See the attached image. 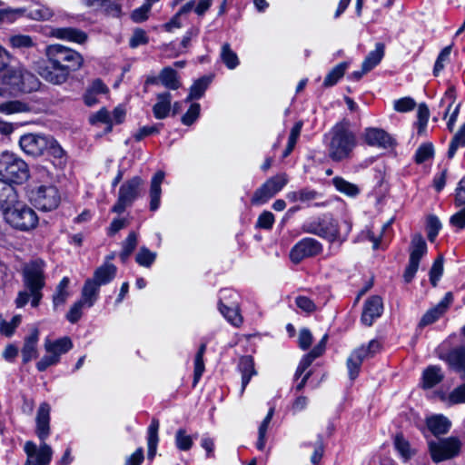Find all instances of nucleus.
<instances>
[{"instance_id": "1", "label": "nucleus", "mask_w": 465, "mask_h": 465, "mask_svg": "<svg viewBox=\"0 0 465 465\" xmlns=\"http://www.w3.org/2000/svg\"><path fill=\"white\" fill-rule=\"evenodd\" d=\"M46 60L38 65L37 72L45 81L53 84L65 83L71 73L84 64V57L75 50L56 44L45 48Z\"/></svg>"}, {"instance_id": "2", "label": "nucleus", "mask_w": 465, "mask_h": 465, "mask_svg": "<svg viewBox=\"0 0 465 465\" xmlns=\"http://www.w3.org/2000/svg\"><path fill=\"white\" fill-rule=\"evenodd\" d=\"M51 407L47 402H42L38 408L35 418V434L41 443L37 446L34 441L28 440L24 445L27 456L25 465H48L53 457V450L45 443L50 435Z\"/></svg>"}, {"instance_id": "3", "label": "nucleus", "mask_w": 465, "mask_h": 465, "mask_svg": "<svg viewBox=\"0 0 465 465\" xmlns=\"http://www.w3.org/2000/svg\"><path fill=\"white\" fill-rule=\"evenodd\" d=\"M351 229V219L344 218L338 221L326 215L308 221L302 225L304 232L326 240L330 243L329 250L331 253H336L341 244L347 241Z\"/></svg>"}, {"instance_id": "4", "label": "nucleus", "mask_w": 465, "mask_h": 465, "mask_svg": "<svg viewBox=\"0 0 465 465\" xmlns=\"http://www.w3.org/2000/svg\"><path fill=\"white\" fill-rule=\"evenodd\" d=\"M328 156L333 162H341L351 157L357 144L356 135L350 128V123L342 120L337 123L324 135Z\"/></svg>"}, {"instance_id": "5", "label": "nucleus", "mask_w": 465, "mask_h": 465, "mask_svg": "<svg viewBox=\"0 0 465 465\" xmlns=\"http://www.w3.org/2000/svg\"><path fill=\"white\" fill-rule=\"evenodd\" d=\"M39 82L35 75L21 69L8 66L0 69V95L30 93L36 90Z\"/></svg>"}, {"instance_id": "6", "label": "nucleus", "mask_w": 465, "mask_h": 465, "mask_svg": "<svg viewBox=\"0 0 465 465\" xmlns=\"http://www.w3.org/2000/svg\"><path fill=\"white\" fill-rule=\"evenodd\" d=\"M22 151L32 157H38L47 153L54 158H62L64 150L58 142L50 135L42 134H25L20 137Z\"/></svg>"}, {"instance_id": "7", "label": "nucleus", "mask_w": 465, "mask_h": 465, "mask_svg": "<svg viewBox=\"0 0 465 465\" xmlns=\"http://www.w3.org/2000/svg\"><path fill=\"white\" fill-rule=\"evenodd\" d=\"M45 264L42 260H35L26 263L23 269V282L32 297L31 304L37 307L42 297V290L45 285Z\"/></svg>"}, {"instance_id": "8", "label": "nucleus", "mask_w": 465, "mask_h": 465, "mask_svg": "<svg viewBox=\"0 0 465 465\" xmlns=\"http://www.w3.org/2000/svg\"><path fill=\"white\" fill-rule=\"evenodd\" d=\"M27 196L35 208L44 212L56 209L61 202L57 187L48 183L30 185Z\"/></svg>"}, {"instance_id": "9", "label": "nucleus", "mask_w": 465, "mask_h": 465, "mask_svg": "<svg viewBox=\"0 0 465 465\" xmlns=\"http://www.w3.org/2000/svg\"><path fill=\"white\" fill-rule=\"evenodd\" d=\"M5 222L13 228L28 232L38 224L36 213L25 203H16L4 212Z\"/></svg>"}, {"instance_id": "10", "label": "nucleus", "mask_w": 465, "mask_h": 465, "mask_svg": "<svg viewBox=\"0 0 465 465\" xmlns=\"http://www.w3.org/2000/svg\"><path fill=\"white\" fill-rule=\"evenodd\" d=\"M0 175L10 182L21 183L29 177L27 163L13 153L0 154Z\"/></svg>"}, {"instance_id": "11", "label": "nucleus", "mask_w": 465, "mask_h": 465, "mask_svg": "<svg viewBox=\"0 0 465 465\" xmlns=\"http://www.w3.org/2000/svg\"><path fill=\"white\" fill-rule=\"evenodd\" d=\"M143 185V180L140 176H134L125 181L119 188L118 198L112 207V212L119 214L124 213L140 197Z\"/></svg>"}, {"instance_id": "12", "label": "nucleus", "mask_w": 465, "mask_h": 465, "mask_svg": "<svg viewBox=\"0 0 465 465\" xmlns=\"http://www.w3.org/2000/svg\"><path fill=\"white\" fill-rule=\"evenodd\" d=\"M24 16L33 20H46L51 16V12L38 3L27 7L0 9L1 23L12 24Z\"/></svg>"}, {"instance_id": "13", "label": "nucleus", "mask_w": 465, "mask_h": 465, "mask_svg": "<svg viewBox=\"0 0 465 465\" xmlns=\"http://www.w3.org/2000/svg\"><path fill=\"white\" fill-rule=\"evenodd\" d=\"M460 449L461 442L460 439L453 436L439 440H430L429 442V450L431 460L436 463L458 456Z\"/></svg>"}, {"instance_id": "14", "label": "nucleus", "mask_w": 465, "mask_h": 465, "mask_svg": "<svg viewBox=\"0 0 465 465\" xmlns=\"http://www.w3.org/2000/svg\"><path fill=\"white\" fill-rule=\"evenodd\" d=\"M288 177L285 173L276 174L263 183L255 190L251 199L253 205H262L277 194L287 184Z\"/></svg>"}, {"instance_id": "15", "label": "nucleus", "mask_w": 465, "mask_h": 465, "mask_svg": "<svg viewBox=\"0 0 465 465\" xmlns=\"http://www.w3.org/2000/svg\"><path fill=\"white\" fill-rule=\"evenodd\" d=\"M381 342L371 340L367 346H361L355 349L347 360L348 373L351 380H355L359 373L361 363L364 360L373 357L381 350Z\"/></svg>"}, {"instance_id": "16", "label": "nucleus", "mask_w": 465, "mask_h": 465, "mask_svg": "<svg viewBox=\"0 0 465 465\" xmlns=\"http://www.w3.org/2000/svg\"><path fill=\"white\" fill-rule=\"evenodd\" d=\"M427 252V243L423 237L420 234L413 235L410 245L409 263L403 273L406 282L412 281L419 269L420 261L426 255Z\"/></svg>"}, {"instance_id": "17", "label": "nucleus", "mask_w": 465, "mask_h": 465, "mask_svg": "<svg viewBox=\"0 0 465 465\" xmlns=\"http://www.w3.org/2000/svg\"><path fill=\"white\" fill-rule=\"evenodd\" d=\"M323 251V245L318 240L311 237H305L300 240L291 249L290 259L294 263H299L302 260L315 257Z\"/></svg>"}, {"instance_id": "18", "label": "nucleus", "mask_w": 465, "mask_h": 465, "mask_svg": "<svg viewBox=\"0 0 465 465\" xmlns=\"http://www.w3.org/2000/svg\"><path fill=\"white\" fill-rule=\"evenodd\" d=\"M382 312V299L378 295L371 296L364 302L361 322L363 325L370 327L381 316Z\"/></svg>"}, {"instance_id": "19", "label": "nucleus", "mask_w": 465, "mask_h": 465, "mask_svg": "<svg viewBox=\"0 0 465 465\" xmlns=\"http://www.w3.org/2000/svg\"><path fill=\"white\" fill-rule=\"evenodd\" d=\"M363 137L364 141L371 146L388 148L393 144L392 137L383 129L380 128L371 127L365 129Z\"/></svg>"}, {"instance_id": "20", "label": "nucleus", "mask_w": 465, "mask_h": 465, "mask_svg": "<svg viewBox=\"0 0 465 465\" xmlns=\"http://www.w3.org/2000/svg\"><path fill=\"white\" fill-rule=\"evenodd\" d=\"M452 302L450 292L445 294L444 298L433 308L430 309L421 318L420 326L424 327L435 322L440 316L444 314L448 307Z\"/></svg>"}, {"instance_id": "21", "label": "nucleus", "mask_w": 465, "mask_h": 465, "mask_svg": "<svg viewBox=\"0 0 465 465\" xmlns=\"http://www.w3.org/2000/svg\"><path fill=\"white\" fill-rule=\"evenodd\" d=\"M442 359L456 372L465 378V346L450 350Z\"/></svg>"}, {"instance_id": "22", "label": "nucleus", "mask_w": 465, "mask_h": 465, "mask_svg": "<svg viewBox=\"0 0 465 465\" xmlns=\"http://www.w3.org/2000/svg\"><path fill=\"white\" fill-rule=\"evenodd\" d=\"M52 35L60 40L84 44L88 39L85 32L74 27H61L53 30Z\"/></svg>"}, {"instance_id": "23", "label": "nucleus", "mask_w": 465, "mask_h": 465, "mask_svg": "<svg viewBox=\"0 0 465 465\" xmlns=\"http://www.w3.org/2000/svg\"><path fill=\"white\" fill-rule=\"evenodd\" d=\"M165 173L163 171H158L153 176L150 183V210L155 212L160 207L162 188L161 184L163 182Z\"/></svg>"}, {"instance_id": "24", "label": "nucleus", "mask_w": 465, "mask_h": 465, "mask_svg": "<svg viewBox=\"0 0 465 465\" xmlns=\"http://www.w3.org/2000/svg\"><path fill=\"white\" fill-rule=\"evenodd\" d=\"M426 425L434 436H439L449 432L451 422L444 415L435 414L426 419Z\"/></svg>"}, {"instance_id": "25", "label": "nucleus", "mask_w": 465, "mask_h": 465, "mask_svg": "<svg viewBox=\"0 0 465 465\" xmlns=\"http://www.w3.org/2000/svg\"><path fill=\"white\" fill-rule=\"evenodd\" d=\"M39 341V331L35 329L25 337L24 346L22 348L23 362L27 363L38 355L37 343Z\"/></svg>"}, {"instance_id": "26", "label": "nucleus", "mask_w": 465, "mask_h": 465, "mask_svg": "<svg viewBox=\"0 0 465 465\" xmlns=\"http://www.w3.org/2000/svg\"><path fill=\"white\" fill-rule=\"evenodd\" d=\"M18 200L15 187L4 180H0V209L5 212Z\"/></svg>"}, {"instance_id": "27", "label": "nucleus", "mask_w": 465, "mask_h": 465, "mask_svg": "<svg viewBox=\"0 0 465 465\" xmlns=\"http://www.w3.org/2000/svg\"><path fill=\"white\" fill-rule=\"evenodd\" d=\"M156 103L153 106V116L156 119H165L172 108V94L169 92L160 93L156 95Z\"/></svg>"}, {"instance_id": "28", "label": "nucleus", "mask_w": 465, "mask_h": 465, "mask_svg": "<svg viewBox=\"0 0 465 465\" xmlns=\"http://www.w3.org/2000/svg\"><path fill=\"white\" fill-rule=\"evenodd\" d=\"M73 348V342L69 337H63L55 341L46 340L45 350L46 353L57 356L58 361L62 354L66 353Z\"/></svg>"}, {"instance_id": "29", "label": "nucleus", "mask_w": 465, "mask_h": 465, "mask_svg": "<svg viewBox=\"0 0 465 465\" xmlns=\"http://www.w3.org/2000/svg\"><path fill=\"white\" fill-rule=\"evenodd\" d=\"M238 370L242 374V388L240 392L242 395L252 377L256 374L253 359L249 355L242 356L239 361Z\"/></svg>"}, {"instance_id": "30", "label": "nucleus", "mask_w": 465, "mask_h": 465, "mask_svg": "<svg viewBox=\"0 0 465 465\" xmlns=\"http://www.w3.org/2000/svg\"><path fill=\"white\" fill-rule=\"evenodd\" d=\"M100 287L90 279H87L82 288L81 299L79 300L86 307L91 308L99 298Z\"/></svg>"}, {"instance_id": "31", "label": "nucleus", "mask_w": 465, "mask_h": 465, "mask_svg": "<svg viewBox=\"0 0 465 465\" xmlns=\"http://www.w3.org/2000/svg\"><path fill=\"white\" fill-rule=\"evenodd\" d=\"M116 267L109 262H105L98 267L94 272L93 278H89L94 281L99 287L109 283L115 277Z\"/></svg>"}, {"instance_id": "32", "label": "nucleus", "mask_w": 465, "mask_h": 465, "mask_svg": "<svg viewBox=\"0 0 465 465\" xmlns=\"http://www.w3.org/2000/svg\"><path fill=\"white\" fill-rule=\"evenodd\" d=\"M160 422L157 419L153 418L147 429V458L153 460L157 450V445L159 442L158 430Z\"/></svg>"}, {"instance_id": "33", "label": "nucleus", "mask_w": 465, "mask_h": 465, "mask_svg": "<svg viewBox=\"0 0 465 465\" xmlns=\"http://www.w3.org/2000/svg\"><path fill=\"white\" fill-rule=\"evenodd\" d=\"M158 79L160 84L169 90H177L182 84L177 72L170 66L161 70Z\"/></svg>"}, {"instance_id": "34", "label": "nucleus", "mask_w": 465, "mask_h": 465, "mask_svg": "<svg viewBox=\"0 0 465 465\" xmlns=\"http://www.w3.org/2000/svg\"><path fill=\"white\" fill-rule=\"evenodd\" d=\"M331 183L339 193L348 197L355 198L361 193V189L357 184L350 183L341 176L333 177Z\"/></svg>"}, {"instance_id": "35", "label": "nucleus", "mask_w": 465, "mask_h": 465, "mask_svg": "<svg viewBox=\"0 0 465 465\" xmlns=\"http://www.w3.org/2000/svg\"><path fill=\"white\" fill-rule=\"evenodd\" d=\"M443 373L441 369L438 366L428 367L422 374V387L430 389L436 386L443 380Z\"/></svg>"}, {"instance_id": "36", "label": "nucleus", "mask_w": 465, "mask_h": 465, "mask_svg": "<svg viewBox=\"0 0 465 465\" xmlns=\"http://www.w3.org/2000/svg\"><path fill=\"white\" fill-rule=\"evenodd\" d=\"M211 82V76H203L197 79L190 87V92L185 99V102L188 103L203 97Z\"/></svg>"}, {"instance_id": "37", "label": "nucleus", "mask_w": 465, "mask_h": 465, "mask_svg": "<svg viewBox=\"0 0 465 465\" xmlns=\"http://www.w3.org/2000/svg\"><path fill=\"white\" fill-rule=\"evenodd\" d=\"M229 304L230 306H225V308L221 307L219 311L230 323L238 327L242 323V317L239 312L238 302L232 301L229 302Z\"/></svg>"}, {"instance_id": "38", "label": "nucleus", "mask_w": 465, "mask_h": 465, "mask_svg": "<svg viewBox=\"0 0 465 465\" xmlns=\"http://www.w3.org/2000/svg\"><path fill=\"white\" fill-rule=\"evenodd\" d=\"M384 55V45L381 43L376 44L375 49L371 51L362 62L365 71H371L380 64Z\"/></svg>"}, {"instance_id": "39", "label": "nucleus", "mask_w": 465, "mask_h": 465, "mask_svg": "<svg viewBox=\"0 0 465 465\" xmlns=\"http://www.w3.org/2000/svg\"><path fill=\"white\" fill-rule=\"evenodd\" d=\"M69 284V278L64 277L56 286L55 292L53 295V303L54 307L64 305L65 303L70 295L68 292Z\"/></svg>"}, {"instance_id": "40", "label": "nucleus", "mask_w": 465, "mask_h": 465, "mask_svg": "<svg viewBox=\"0 0 465 465\" xmlns=\"http://www.w3.org/2000/svg\"><path fill=\"white\" fill-rule=\"evenodd\" d=\"M393 444L403 460L407 461L415 455V450L411 447L410 442L402 434H397L395 436Z\"/></svg>"}, {"instance_id": "41", "label": "nucleus", "mask_w": 465, "mask_h": 465, "mask_svg": "<svg viewBox=\"0 0 465 465\" xmlns=\"http://www.w3.org/2000/svg\"><path fill=\"white\" fill-rule=\"evenodd\" d=\"M349 64L342 62L333 67L328 74L325 76L323 85L325 87H331L337 84V82L344 75Z\"/></svg>"}, {"instance_id": "42", "label": "nucleus", "mask_w": 465, "mask_h": 465, "mask_svg": "<svg viewBox=\"0 0 465 465\" xmlns=\"http://www.w3.org/2000/svg\"><path fill=\"white\" fill-rule=\"evenodd\" d=\"M138 243V234L135 232H131L126 239L122 243V252H120V259L125 262L130 255L133 253Z\"/></svg>"}, {"instance_id": "43", "label": "nucleus", "mask_w": 465, "mask_h": 465, "mask_svg": "<svg viewBox=\"0 0 465 465\" xmlns=\"http://www.w3.org/2000/svg\"><path fill=\"white\" fill-rule=\"evenodd\" d=\"M206 351V344H201L195 358H194V371H193V386L195 387L199 382L203 373L204 371L203 355Z\"/></svg>"}, {"instance_id": "44", "label": "nucleus", "mask_w": 465, "mask_h": 465, "mask_svg": "<svg viewBox=\"0 0 465 465\" xmlns=\"http://www.w3.org/2000/svg\"><path fill=\"white\" fill-rule=\"evenodd\" d=\"M274 414V408L271 407L267 415L262 421L261 425L259 426L258 430V440L256 443V447L259 450H262L265 447L266 443V432L267 429L269 427V424L273 417Z\"/></svg>"}, {"instance_id": "45", "label": "nucleus", "mask_w": 465, "mask_h": 465, "mask_svg": "<svg viewBox=\"0 0 465 465\" xmlns=\"http://www.w3.org/2000/svg\"><path fill=\"white\" fill-rule=\"evenodd\" d=\"M220 57L223 63L230 70L236 68L239 65V58L234 51L232 50L229 44H224L222 46Z\"/></svg>"}, {"instance_id": "46", "label": "nucleus", "mask_w": 465, "mask_h": 465, "mask_svg": "<svg viewBox=\"0 0 465 465\" xmlns=\"http://www.w3.org/2000/svg\"><path fill=\"white\" fill-rule=\"evenodd\" d=\"M157 253L150 251L147 247H140L135 255V262L143 267L150 268L156 259Z\"/></svg>"}, {"instance_id": "47", "label": "nucleus", "mask_w": 465, "mask_h": 465, "mask_svg": "<svg viewBox=\"0 0 465 465\" xmlns=\"http://www.w3.org/2000/svg\"><path fill=\"white\" fill-rule=\"evenodd\" d=\"M452 45H450L444 47L439 54L433 68L434 75H439V74L444 69L445 65L450 62Z\"/></svg>"}, {"instance_id": "48", "label": "nucleus", "mask_w": 465, "mask_h": 465, "mask_svg": "<svg viewBox=\"0 0 465 465\" xmlns=\"http://www.w3.org/2000/svg\"><path fill=\"white\" fill-rule=\"evenodd\" d=\"M433 155H434L433 145L431 143H422L421 145L419 146V148L417 149V151L415 153L414 160L417 163L420 164V163H423L424 162L431 159L433 157Z\"/></svg>"}, {"instance_id": "49", "label": "nucleus", "mask_w": 465, "mask_h": 465, "mask_svg": "<svg viewBox=\"0 0 465 465\" xmlns=\"http://www.w3.org/2000/svg\"><path fill=\"white\" fill-rule=\"evenodd\" d=\"M193 438L186 433L184 429H179L175 433V445L180 450H189L193 447Z\"/></svg>"}, {"instance_id": "50", "label": "nucleus", "mask_w": 465, "mask_h": 465, "mask_svg": "<svg viewBox=\"0 0 465 465\" xmlns=\"http://www.w3.org/2000/svg\"><path fill=\"white\" fill-rule=\"evenodd\" d=\"M90 123L92 124H95L98 123L105 124L106 126V132L112 131V117L111 113L106 110L104 107L100 109L95 114H92L90 116Z\"/></svg>"}, {"instance_id": "51", "label": "nucleus", "mask_w": 465, "mask_h": 465, "mask_svg": "<svg viewBox=\"0 0 465 465\" xmlns=\"http://www.w3.org/2000/svg\"><path fill=\"white\" fill-rule=\"evenodd\" d=\"M27 106L19 101H8L0 104V114H12L15 113L25 112Z\"/></svg>"}, {"instance_id": "52", "label": "nucleus", "mask_w": 465, "mask_h": 465, "mask_svg": "<svg viewBox=\"0 0 465 465\" xmlns=\"http://www.w3.org/2000/svg\"><path fill=\"white\" fill-rule=\"evenodd\" d=\"M460 146H465V124L460 127L459 132L452 138L449 150L448 155L450 158L453 157L457 149Z\"/></svg>"}, {"instance_id": "53", "label": "nucleus", "mask_w": 465, "mask_h": 465, "mask_svg": "<svg viewBox=\"0 0 465 465\" xmlns=\"http://www.w3.org/2000/svg\"><path fill=\"white\" fill-rule=\"evenodd\" d=\"M9 44L14 48H29L34 45V41L29 35H15L9 37Z\"/></svg>"}, {"instance_id": "54", "label": "nucleus", "mask_w": 465, "mask_h": 465, "mask_svg": "<svg viewBox=\"0 0 465 465\" xmlns=\"http://www.w3.org/2000/svg\"><path fill=\"white\" fill-rule=\"evenodd\" d=\"M443 273V257L439 256L433 262L430 271V282L436 286Z\"/></svg>"}, {"instance_id": "55", "label": "nucleus", "mask_w": 465, "mask_h": 465, "mask_svg": "<svg viewBox=\"0 0 465 465\" xmlns=\"http://www.w3.org/2000/svg\"><path fill=\"white\" fill-rule=\"evenodd\" d=\"M153 5L144 0L142 6L134 9L131 14V18L135 23H142L148 18Z\"/></svg>"}, {"instance_id": "56", "label": "nucleus", "mask_w": 465, "mask_h": 465, "mask_svg": "<svg viewBox=\"0 0 465 465\" xmlns=\"http://www.w3.org/2000/svg\"><path fill=\"white\" fill-rule=\"evenodd\" d=\"M417 117H418V133L422 134L427 126L429 117H430V110L428 106L425 104H421L418 107L417 111Z\"/></svg>"}, {"instance_id": "57", "label": "nucleus", "mask_w": 465, "mask_h": 465, "mask_svg": "<svg viewBox=\"0 0 465 465\" xmlns=\"http://www.w3.org/2000/svg\"><path fill=\"white\" fill-rule=\"evenodd\" d=\"M200 112V104L198 103L192 104L187 112L182 116V123L184 125H192L198 119Z\"/></svg>"}, {"instance_id": "58", "label": "nucleus", "mask_w": 465, "mask_h": 465, "mask_svg": "<svg viewBox=\"0 0 465 465\" xmlns=\"http://www.w3.org/2000/svg\"><path fill=\"white\" fill-rule=\"evenodd\" d=\"M445 400L450 405L465 403V383L455 388Z\"/></svg>"}, {"instance_id": "59", "label": "nucleus", "mask_w": 465, "mask_h": 465, "mask_svg": "<svg viewBox=\"0 0 465 465\" xmlns=\"http://www.w3.org/2000/svg\"><path fill=\"white\" fill-rule=\"evenodd\" d=\"M416 106L415 101L411 97H403L395 100L393 103V108L395 111L400 113H407L412 111Z\"/></svg>"}, {"instance_id": "60", "label": "nucleus", "mask_w": 465, "mask_h": 465, "mask_svg": "<svg viewBox=\"0 0 465 465\" xmlns=\"http://www.w3.org/2000/svg\"><path fill=\"white\" fill-rule=\"evenodd\" d=\"M239 294L232 289H223L220 292L219 298V309L221 307L225 308V306H230L229 302L234 301L238 302Z\"/></svg>"}, {"instance_id": "61", "label": "nucleus", "mask_w": 465, "mask_h": 465, "mask_svg": "<svg viewBox=\"0 0 465 465\" xmlns=\"http://www.w3.org/2000/svg\"><path fill=\"white\" fill-rule=\"evenodd\" d=\"M84 306L85 305L82 303L80 301L75 302L66 313L65 317L67 321L71 323L77 322L83 315V308Z\"/></svg>"}, {"instance_id": "62", "label": "nucleus", "mask_w": 465, "mask_h": 465, "mask_svg": "<svg viewBox=\"0 0 465 465\" xmlns=\"http://www.w3.org/2000/svg\"><path fill=\"white\" fill-rule=\"evenodd\" d=\"M274 223V215L269 211L262 212L257 220L256 226L262 229L269 230Z\"/></svg>"}, {"instance_id": "63", "label": "nucleus", "mask_w": 465, "mask_h": 465, "mask_svg": "<svg viewBox=\"0 0 465 465\" xmlns=\"http://www.w3.org/2000/svg\"><path fill=\"white\" fill-rule=\"evenodd\" d=\"M441 223L436 216H430L428 219V239L430 242H434L440 230Z\"/></svg>"}, {"instance_id": "64", "label": "nucleus", "mask_w": 465, "mask_h": 465, "mask_svg": "<svg viewBox=\"0 0 465 465\" xmlns=\"http://www.w3.org/2000/svg\"><path fill=\"white\" fill-rule=\"evenodd\" d=\"M298 308L305 312H313L316 310V305L310 298L306 296H298L295 300Z\"/></svg>"}]
</instances>
